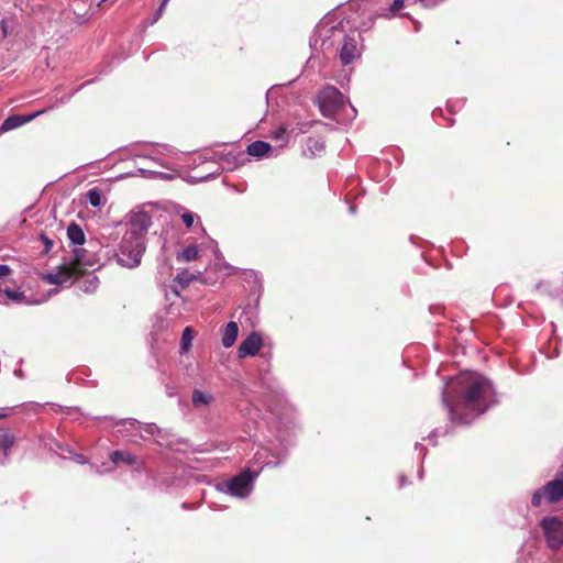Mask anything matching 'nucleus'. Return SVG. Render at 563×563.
<instances>
[{
  "label": "nucleus",
  "instance_id": "1",
  "mask_svg": "<svg viewBox=\"0 0 563 563\" xmlns=\"http://www.w3.org/2000/svg\"><path fill=\"white\" fill-rule=\"evenodd\" d=\"M452 393L453 399L444 398L452 420L470 422L468 416L484 413L494 402L492 383L478 373H462L457 376Z\"/></svg>",
  "mask_w": 563,
  "mask_h": 563
},
{
  "label": "nucleus",
  "instance_id": "2",
  "mask_svg": "<svg viewBox=\"0 0 563 563\" xmlns=\"http://www.w3.org/2000/svg\"><path fill=\"white\" fill-rule=\"evenodd\" d=\"M373 19L366 13H355L335 23L334 18L331 15L324 16L317 25L319 34L322 33H343L345 35L351 33H364L371 30Z\"/></svg>",
  "mask_w": 563,
  "mask_h": 563
},
{
  "label": "nucleus",
  "instance_id": "3",
  "mask_svg": "<svg viewBox=\"0 0 563 563\" xmlns=\"http://www.w3.org/2000/svg\"><path fill=\"white\" fill-rule=\"evenodd\" d=\"M86 268L81 263L79 251H75V257L68 263L58 266L56 273L46 274L43 279L49 285H63L68 280H76L84 276Z\"/></svg>",
  "mask_w": 563,
  "mask_h": 563
},
{
  "label": "nucleus",
  "instance_id": "4",
  "mask_svg": "<svg viewBox=\"0 0 563 563\" xmlns=\"http://www.w3.org/2000/svg\"><path fill=\"white\" fill-rule=\"evenodd\" d=\"M145 249L144 240L124 234L118 254V263L128 268L139 266Z\"/></svg>",
  "mask_w": 563,
  "mask_h": 563
},
{
  "label": "nucleus",
  "instance_id": "5",
  "mask_svg": "<svg viewBox=\"0 0 563 563\" xmlns=\"http://www.w3.org/2000/svg\"><path fill=\"white\" fill-rule=\"evenodd\" d=\"M547 543L551 549H560L563 545V521L558 517H547L540 522Z\"/></svg>",
  "mask_w": 563,
  "mask_h": 563
},
{
  "label": "nucleus",
  "instance_id": "6",
  "mask_svg": "<svg viewBox=\"0 0 563 563\" xmlns=\"http://www.w3.org/2000/svg\"><path fill=\"white\" fill-rule=\"evenodd\" d=\"M129 229L125 232L131 238H140L145 241V235L148 228L152 225V219L148 213L144 211L134 212L129 220Z\"/></svg>",
  "mask_w": 563,
  "mask_h": 563
},
{
  "label": "nucleus",
  "instance_id": "7",
  "mask_svg": "<svg viewBox=\"0 0 563 563\" xmlns=\"http://www.w3.org/2000/svg\"><path fill=\"white\" fill-rule=\"evenodd\" d=\"M254 478V475L251 471L246 470L240 473L238 476H234L229 482V490L233 496L245 497L249 495V488Z\"/></svg>",
  "mask_w": 563,
  "mask_h": 563
},
{
  "label": "nucleus",
  "instance_id": "8",
  "mask_svg": "<svg viewBox=\"0 0 563 563\" xmlns=\"http://www.w3.org/2000/svg\"><path fill=\"white\" fill-rule=\"evenodd\" d=\"M263 345V339L260 333L252 332L245 340H243L239 346V357L245 358L247 356H254Z\"/></svg>",
  "mask_w": 563,
  "mask_h": 563
},
{
  "label": "nucleus",
  "instance_id": "9",
  "mask_svg": "<svg viewBox=\"0 0 563 563\" xmlns=\"http://www.w3.org/2000/svg\"><path fill=\"white\" fill-rule=\"evenodd\" d=\"M361 56V47L355 37H344L340 51V59L343 65L351 64L354 59Z\"/></svg>",
  "mask_w": 563,
  "mask_h": 563
},
{
  "label": "nucleus",
  "instance_id": "10",
  "mask_svg": "<svg viewBox=\"0 0 563 563\" xmlns=\"http://www.w3.org/2000/svg\"><path fill=\"white\" fill-rule=\"evenodd\" d=\"M46 111H47V109H42V110L35 111V112L30 113V114L10 115L9 118H7L2 122L0 130L2 132H5V131H10V130L16 129V128H19V126H21V125H23L25 123L31 122L35 118H37V117L42 115L43 113H45Z\"/></svg>",
  "mask_w": 563,
  "mask_h": 563
},
{
  "label": "nucleus",
  "instance_id": "11",
  "mask_svg": "<svg viewBox=\"0 0 563 563\" xmlns=\"http://www.w3.org/2000/svg\"><path fill=\"white\" fill-rule=\"evenodd\" d=\"M543 493L549 503H558L563 499V476L560 473L559 477L550 481L543 487Z\"/></svg>",
  "mask_w": 563,
  "mask_h": 563
},
{
  "label": "nucleus",
  "instance_id": "12",
  "mask_svg": "<svg viewBox=\"0 0 563 563\" xmlns=\"http://www.w3.org/2000/svg\"><path fill=\"white\" fill-rule=\"evenodd\" d=\"M239 334V325L235 321H230L227 323L223 334H222V345L224 347H231L238 338Z\"/></svg>",
  "mask_w": 563,
  "mask_h": 563
},
{
  "label": "nucleus",
  "instance_id": "13",
  "mask_svg": "<svg viewBox=\"0 0 563 563\" xmlns=\"http://www.w3.org/2000/svg\"><path fill=\"white\" fill-rule=\"evenodd\" d=\"M14 443V434L9 429L0 428V451H3L4 456H8Z\"/></svg>",
  "mask_w": 563,
  "mask_h": 563
},
{
  "label": "nucleus",
  "instance_id": "14",
  "mask_svg": "<svg viewBox=\"0 0 563 563\" xmlns=\"http://www.w3.org/2000/svg\"><path fill=\"white\" fill-rule=\"evenodd\" d=\"M271 150H272V146L268 143H266L264 141H255L247 146L246 152L251 156L263 157Z\"/></svg>",
  "mask_w": 563,
  "mask_h": 563
},
{
  "label": "nucleus",
  "instance_id": "15",
  "mask_svg": "<svg viewBox=\"0 0 563 563\" xmlns=\"http://www.w3.org/2000/svg\"><path fill=\"white\" fill-rule=\"evenodd\" d=\"M67 236L71 243L81 245L85 243V233L79 224L73 222L67 228Z\"/></svg>",
  "mask_w": 563,
  "mask_h": 563
},
{
  "label": "nucleus",
  "instance_id": "16",
  "mask_svg": "<svg viewBox=\"0 0 563 563\" xmlns=\"http://www.w3.org/2000/svg\"><path fill=\"white\" fill-rule=\"evenodd\" d=\"M110 460L114 463H124L128 465H134L137 463V457L126 451H113L110 454Z\"/></svg>",
  "mask_w": 563,
  "mask_h": 563
},
{
  "label": "nucleus",
  "instance_id": "17",
  "mask_svg": "<svg viewBox=\"0 0 563 563\" xmlns=\"http://www.w3.org/2000/svg\"><path fill=\"white\" fill-rule=\"evenodd\" d=\"M191 401L195 407L208 406L213 401V397L200 389H194Z\"/></svg>",
  "mask_w": 563,
  "mask_h": 563
},
{
  "label": "nucleus",
  "instance_id": "18",
  "mask_svg": "<svg viewBox=\"0 0 563 563\" xmlns=\"http://www.w3.org/2000/svg\"><path fill=\"white\" fill-rule=\"evenodd\" d=\"M196 279H197V275H195L194 273H190L187 269H184L176 275V277L174 278V283L177 284L180 287V289H185L186 287L189 286V284L191 282H194Z\"/></svg>",
  "mask_w": 563,
  "mask_h": 563
},
{
  "label": "nucleus",
  "instance_id": "19",
  "mask_svg": "<svg viewBox=\"0 0 563 563\" xmlns=\"http://www.w3.org/2000/svg\"><path fill=\"white\" fill-rule=\"evenodd\" d=\"M199 257V250L196 245L186 246L181 253L177 254L178 262H191Z\"/></svg>",
  "mask_w": 563,
  "mask_h": 563
},
{
  "label": "nucleus",
  "instance_id": "20",
  "mask_svg": "<svg viewBox=\"0 0 563 563\" xmlns=\"http://www.w3.org/2000/svg\"><path fill=\"white\" fill-rule=\"evenodd\" d=\"M194 339V331L190 327L185 328L181 334V341H180V350L181 352L186 353L191 347Z\"/></svg>",
  "mask_w": 563,
  "mask_h": 563
},
{
  "label": "nucleus",
  "instance_id": "21",
  "mask_svg": "<svg viewBox=\"0 0 563 563\" xmlns=\"http://www.w3.org/2000/svg\"><path fill=\"white\" fill-rule=\"evenodd\" d=\"M86 197L88 202L95 208L100 207L102 203L101 191L97 187L89 189Z\"/></svg>",
  "mask_w": 563,
  "mask_h": 563
},
{
  "label": "nucleus",
  "instance_id": "22",
  "mask_svg": "<svg viewBox=\"0 0 563 563\" xmlns=\"http://www.w3.org/2000/svg\"><path fill=\"white\" fill-rule=\"evenodd\" d=\"M196 219H199V217L191 211H185L181 214V220L187 229H190L194 225Z\"/></svg>",
  "mask_w": 563,
  "mask_h": 563
},
{
  "label": "nucleus",
  "instance_id": "23",
  "mask_svg": "<svg viewBox=\"0 0 563 563\" xmlns=\"http://www.w3.org/2000/svg\"><path fill=\"white\" fill-rule=\"evenodd\" d=\"M544 493H543V488L542 489H539V490H536L533 496H532V499H531V504L533 507H540L541 506V503H542V498L544 497Z\"/></svg>",
  "mask_w": 563,
  "mask_h": 563
},
{
  "label": "nucleus",
  "instance_id": "24",
  "mask_svg": "<svg viewBox=\"0 0 563 563\" xmlns=\"http://www.w3.org/2000/svg\"><path fill=\"white\" fill-rule=\"evenodd\" d=\"M4 294L8 298L16 302H20L25 298L24 294L20 291L4 290Z\"/></svg>",
  "mask_w": 563,
  "mask_h": 563
},
{
  "label": "nucleus",
  "instance_id": "25",
  "mask_svg": "<svg viewBox=\"0 0 563 563\" xmlns=\"http://www.w3.org/2000/svg\"><path fill=\"white\" fill-rule=\"evenodd\" d=\"M41 241L43 242L44 244V253L47 254L53 245H54V241L51 240L46 234L42 233L41 236H40Z\"/></svg>",
  "mask_w": 563,
  "mask_h": 563
},
{
  "label": "nucleus",
  "instance_id": "26",
  "mask_svg": "<svg viewBox=\"0 0 563 563\" xmlns=\"http://www.w3.org/2000/svg\"><path fill=\"white\" fill-rule=\"evenodd\" d=\"M404 0H394V2L390 5V14L397 13L400 9L404 7Z\"/></svg>",
  "mask_w": 563,
  "mask_h": 563
},
{
  "label": "nucleus",
  "instance_id": "27",
  "mask_svg": "<svg viewBox=\"0 0 563 563\" xmlns=\"http://www.w3.org/2000/svg\"><path fill=\"white\" fill-rule=\"evenodd\" d=\"M423 7L432 8L443 2L444 0H419Z\"/></svg>",
  "mask_w": 563,
  "mask_h": 563
},
{
  "label": "nucleus",
  "instance_id": "28",
  "mask_svg": "<svg viewBox=\"0 0 563 563\" xmlns=\"http://www.w3.org/2000/svg\"><path fill=\"white\" fill-rule=\"evenodd\" d=\"M288 133L287 129L285 126H279L274 131V137L275 139H282L284 135Z\"/></svg>",
  "mask_w": 563,
  "mask_h": 563
},
{
  "label": "nucleus",
  "instance_id": "29",
  "mask_svg": "<svg viewBox=\"0 0 563 563\" xmlns=\"http://www.w3.org/2000/svg\"><path fill=\"white\" fill-rule=\"evenodd\" d=\"M11 268L8 265H0V277L10 275Z\"/></svg>",
  "mask_w": 563,
  "mask_h": 563
},
{
  "label": "nucleus",
  "instance_id": "30",
  "mask_svg": "<svg viewBox=\"0 0 563 563\" xmlns=\"http://www.w3.org/2000/svg\"><path fill=\"white\" fill-rule=\"evenodd\" d=\"M328 93L333 95L334 97H338L340 95L338 89H335V88H332Z\"/></svg>",
  "mask_w": 563,
  "mask_h": 563
},
{
  "label": "nucleus",
  "instance_id": "31",
  "mask_svg": "<svg viewBox=\"0 0 563 563\" xmlns=\"http://www.w3.org/2000/svg\"><path fill=\"white\" fill-rule=\"evenodd\" d=\"M168 0H163L162 4H161V10L165 7V4L167 3Z\"/></svg>",
  "mask_w": 563,
  "mask_h": 563
},
{
  "label": "nucleus",
  "instance_id": "32",
  "mask_svg": "<svg viewBox=\"0 0 563 563\" xmlns=\"http://www.w3.org/2000/svg\"><path fill=\"white\" fill-rule=\"evenodd\" d=\"M173 290H174V292H175L176 295H178V294H179V290H177L176 288H174Z\"/></svg>",
  "mask_w": 563,
  "mask_h": 563
},
{
  "label": "nucleus",
  "instance_id": "33",
  "mask_svg": "<svg viewBox=\"0 0 563 563\" xmlns=\"http://www.w3.org/2000/svg\"><path fill=\"white\" fill-rule=\"evenodd\" d=\"M3 417H5V415L0 413V418H3Z\"/></svg>",
  "mask_w": 563,
  "mask_h": 563
},
{
  "label": "nucleus",
  "instance_id": "34",
  "mask_svg": "<svg viewBox=\"0 0 563 563\" xmlns=\"http://www.w3.org/2000/svg\"><path fill=\"white\" fill-rule=\"evenodd\" d=\"M562 476H563V472H562Z\"/></svg>",
  "mask_w": 563,
  "mask_h": 563
}]
</instances>
